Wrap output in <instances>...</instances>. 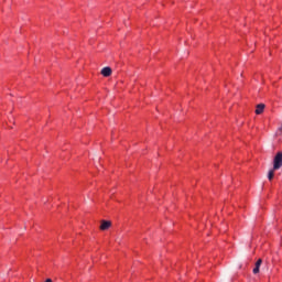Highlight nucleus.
I'll return each mask as SVG.
<instances>
[{
  "label": "nucleus",
  "instance_id": "nucleus-1",
  "mask_svg": "<svg viewBox=\"0 0 282 282\" xmlns=\"http://www.w3.org/2000/svg\"><path fill=\"white\" fill-rule=\"evenodd\" d=\"M282 166V152H278L273 159V171H279Z\"/></svg>",
  "mask_w": 282,
  "mask_h": 282
},
{
  "label": "nucleus",
  "instance_id": "nucleus-2",
  "mask_svg": "<svg viewBox=\"0 0 282 282\" xmlns=\"http://www.w3.org/2000/svg\"><path fill=\"white\" fill-rule=\"evenodd\" d=\"M111 228V221L102 220L100 225V230H109Z\"/></svg>",
  "mask_w": 282,
  "mask_h": 282
},
{
  "label": "nucleus",
  "instance_id": "nucleus-3",
  "mask_svg": "<svg viewBox=\"0 0 282 282\" xmlns=\"http://www.w3.org/2000/svg\"><path fill=\"white\" fill-rule=\"evenodd\" d=\"M101 75L105 76V78H109L111 75V67L107 66L101 69Z\"/></svg>",
  "mask_w": 282,
  "mask_h": 282
},
{
  "label": "nucleus",
  "instance_id": "nucleus-4",
  "mask_svg": "<svg viewBox=\"0 0 282 282\" xmlns=\"http://www.w3.org/2000/svg\"><path fill=\"white\" fill-rule=\"evenodd\" d=\"M264 110H265V106L263 104L257 105V107H256L257 116H261V113H263Z\"/></svg>",
  "mask_w": 282,
  "mask_h": 282
},
{
  "label": "nucleus",
  "instance_id": "nucleus-5",
  "mask_svg": "<svg viewBox=\"0 0 282 282\" xmlns=\"http://www.w3.org/2000/svg\"><path fill=\"white\" fill-rule=\"evenodd\" d=\"M261 263H263V261L261 259H259L257 262H256V267L253 269V274H259V269L261 268Z\"/></svg>",
  "mask_w": 282,
  "mask_h": 282
},
{
  "label": "nucleus",
  "instance_id": "nucleus-6",
  "mask_svg": "<svg viewBox=\"0 0 282 282\" xmlns=\"http://www.w3.org/2000/svg\"><path fill=\"white\" fill-rule=\"evenodd\" d=\"M274 169L269 171V174H268V180L272 181L274 178Z\"/></svg>",
  "mask_w": 282,
  "mask_h": 282
}]
</instances>
